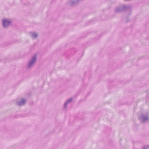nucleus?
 <instances>
[{"label":"nucleus","mask_w":149,"mask_h":149,"mask_svg":"<svg viewBox=\"0 0 149 149\" xmlns=\"http://www.w3.org/2000/svg\"><path fill=\"white\" fill-rule=\"evenodd\" d=\"M36 36H37V35H36L35 36V37H36Z\"/></svg>","instance_id":"7ed1b4c3"},{"label":"nucleus","mask_w":149,"mask_h":149,"mask_svg":"<svg viewBox=\"0 0 149 149\" xmlns=\"http://www.w3.org/2000/svg\"><path fill=\"white\" fill-rule=\"evenodd\" d=\"M10 24V22L6 20H4L3 21V24L4 26L6 27Z\"/></svg>","instance_id":"f257e3e1"},{"label":"nucleus","mask_w":149,"mask_h":149,"mask_svg":"<svg viewBox=\"0 0 149 149\" xmlns=\"http://www.w3.org/2000/svg\"><path fill=\"white\" fill-rule=\"evenodd\" d=\"M31 64V63L30 62L29 63V65H30Z\"/></svg>","instance_id":"f03ea898"}]
</instances>
